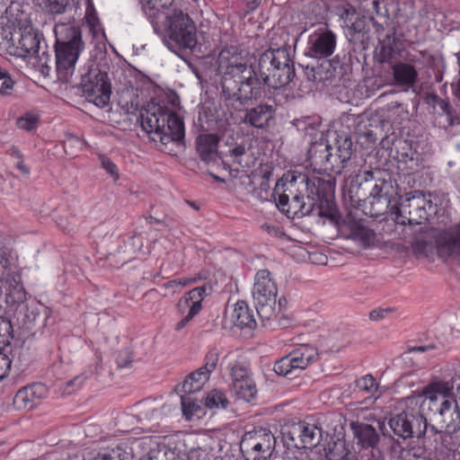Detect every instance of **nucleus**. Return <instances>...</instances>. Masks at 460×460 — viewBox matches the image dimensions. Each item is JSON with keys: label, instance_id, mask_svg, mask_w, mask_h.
<instances>
[{"label": "nucleus", "instance_id": "1", "mask_svg": "<svg viewBox=\"0 0 460 460\" xmlns=\"http://www.w3.org/2000/svg\"><path fill=\"white\" fill-rule=\"evenodd\" d=\"M139 120L142 128L152 141L166 146L184 145L185 128L182 119L171 109L160 104L149 103L141 111Z\"/></svg>", "mask_w": 460, "mask_h": 460}, {"label": "nucleus", "instance_id": "2", "mask_svg": "<svg viewBox=\"0 0 460 460\" xmlns=\"http://www.w3.org/2000/svg\"><path fill=\"white\" fill-rule=\"evenodd\" d=\"M307 173L297 170L286 172L278 180L272 196L279 210L288 217H313V206L306 200Z\"/></svg>", "mask_w": 460, "mask_h": 460}, {"label": "nucleus", "instance_id": "3", "mask_svg": "<svg viewBox=\"0 0 460 460\" xmlns=\"http://www.w3.org/2000/svg\"><path fill=\"white\" fill-rule=\"evenodd\" d=\"M55 64L58 78L68 82L73 75L75 64L84 49L82 31L79 28L67 23L55 25Z\"/></svg>", "mask_w": 460, "mask_h": 460}, {"label": "nucleus", "instance_id": "4", "mask_svg": "<svg viewBox=\"0 0 460 460\" xmlns=\"http://www.w3.org/2000/svg\"><path fill=\"white\" fill-rule=\"evenodd\" d=\"M381 174L382 172L379 170L365 172L364 183L358 186L370 190L368 197L365 199L364 211L371 217H378L387 213L394 217L393 207L397 201V191L391 176L387 174L388 179H385L382 178Z\"/></svg>", "mask_w": 460, "mask_h": 460}, {"label": "nucleus", "instance_id": "5", "mask_svg": "<svg viewBox=\"0 0 460 460\" xmlns=\"http://www.w3.org/2000/svg\"><path fill=\"white\" fill-rule=\"evenodd\" d=\"M433 242L440 258L447 260L460 257V224L445 229L431 228L426 231L420 227L411 243L416 252L427 254Z\"/></svg>", "mask_w": 460, "mask_h": 460}, {"label": "nucleus", "instance_id": "6", "mask_svg": "<svg viewBox=\"0 0 460 460\" xmlns=\"http://www.w3.org/2000/svg\"><path fill=\"white\" fill-rule=\"evenodd\" d=\"M161 25L168 36L166 45L172 52L193 51L196 48L197 28L188 13L180 9L167 10L164 18L160 20Z\"/></svg>", "mask_w": 460, "mask_h": 460}, {"label": "nucleus", "instance_id": "7", "mask_svg": "<svg viewBox=\"0 0 460 460\" xmlns=\"http://www.w3.org/2000/svg\"><path fill=\"white\" fill-rule=\"evenodd\" d=\"M434 211L430 195L423 191L413 190L400 196L393 207L394 222L401 226L421 225Z\"/></svg>", "mask_w": 460, "mask_h": 460}, {"label": "nucleus", "instance_id": "8", "mask_svg": "<svg viewBox=\"0 0 460 460\" xmlns=\"http://www.w3.org/2000/svg\"><path fill=\"white\" fill-rule=\"evenodd\" d=\"M306 200L313 206V217L327 218L337 224L339 213L334 200L335 181L307 175Z\"/></svg>", "mask_w": 460, "mask_h": 460}, {"label": "nucleus", "instance_id": "9", "mask_svg": "<svg viewBox=\"0 0 460 460\" xmlns=\"http://www.w3.org/2000/svg\"><path fill=\"white\" fill-rule=\"evenodd\" d=\"M307 80L324 86H347L350 81L352 67L349 64L335 57L332 59H323L316 65L301 66Z\"/></svg>", "mask_w": 460, "mask_h": 460}, {"label": "nucleus", "instance_id": "10", "mask_svg": "<svg viewBox=\"0 0 460 460\" xmlns=\"http://www.w3.org/2000/svg\"><path fill=\"white\" fill-rule=\"evenodd\" d=\"M252 296L261 321L277 319L278 287L270 271L264 269L256 272Z\"/></svg>", "mask_w": 460, "mask_h": 460}, {"label": "nucleus", "instance_id": "11", "mask_svg": "<svg viewBox=\"0 0 460 460\" xmlns=\"http://www.w3.org/2000/svg\"><path fill=\"white\" fill-rule=\"evenodd\" d=\"M261 80L252 67L243 74L222 82V94L226 101L245 104L249 101H257L262 96Z\"/></svg>", "mask_w": 460, "mask_h": 460}, {"label": "nucleus", "instance_id": "12", "mask_svg": "<svg viewBox=\"0 0 460 460\" xmlns=\"http://www.w3.org/2000/svg\"><path fill=\"white\" fill-rule=\"evenodd\" d=\"M81 88L83 96L99 108L109 105L111 85L105 72L101 71L97 66L92 67L82 75Z\"/></svg>", "mask_w": 460, "mask_h": 460}, {"label": "nucleus", "instance_id": "13", "mask_svg": "<svg viewBox=\"0 0 460 460\" xmlns=\"http://www.w3.org/2000/svg\"><path fill=\"white\" fill-rule=\"evenodd\" d=\"M420 408L416 411L408 408L401 413L392 416L388 424L394 434L403 439L414 438H421L428 431L429 425Z\"/></svg>", "mask_w": 460, "mask_h": 460}, {"label": "nucleus", "instance_id": "14", "mask_svg": "<svg viewBox=\"0 0 460 460\" xmlns=\"http://www.w3.org/2000/svg\"><path fill=\"white\" fill-rule=\"evenodd\" d=\"M275 443L276 439L270 429L259 428L245 432L240 449L246 460H266L274 450Z\"/></svg>", "mask_w": 460, "mask_h": 460}, {"label": "nucleus", "instance_id": "15", "mask_svg": "<svg viewBox=\"0 0 460 460\" xmlns=\"http://www.w3.org/2000/svg\"><path fill=\"white\" fill-rule=\"evenodd\" d=\"M317 356L318 353L314 348L304 345L279 359L274 364L273 369L277 375L292 379L314 362Z\"/></svg>", "mask_w": 460, "mask_h": 460}, {"label": "nucleus", "instance_id": "16", "mask_svg": "<svg viewBox=\"0 0 460 460\" xmlns=\"http://www.w3.org/2000/svg\"><path fill=\"white\" fill-rule=\"evenodd\" d=\"M456 377H452L448 381H435L429 384L423 389L424 398L419 396L414 399H411V403L415 405L420 404V408L422 411L432 410V406L438 405L440 402L446 399L456 398L453 394V390L456 385Z\"/></svg>", "mask_w": 460, "mask_h": 460}, {"label": "nucleus", "instance_id": "17", "mask_svg": "<svg viewBox=\"0 0 460 460\" xmlns=\"http://www.w3.org/2000/svg\"><path fill=\"white\" fill-rule=\"evenodd\" d=\"M335 47V34L323 25L309 35L305 56L315 59H324L332 55Z\"/></svg>", "mask_w": 460, "mask_h": 460}, {"label": "nucleus", "instance_id": "18", "mask_svg": "<svg viewBox=\"0 0 460 460\" xmlns=\"http://www.w3.org/2000/svg\"><path fill=\"white\" fill-rule=\"evenodd\" d=\"M218 71L223 75L222 82L245 72L252 66H248L242 57L241 49L236 46L224 48L217 57Z\"/></svg>", "mask_w": 460, "mask_h": 460}, {"label": "nucleus", "instance_id": "19", "mask_svg": "<svg viewBox=\"0 0 460 460\" xmlns=\"http://www.w3.org/2000/svg\"><path fill=\"white\" fill-rule=\"evenodd\" d=\"M219 358L217 349H210L204 359V365L190 373L181 384V392L191 394L199 392L208 380L210 374L216 369Z\"/></svg>", "mask_w": 460, "mask_h": 460}, {"label": "nucleus", "instance_id": "20", "mask_svg": "<svg viewBox=\"0 0 460 460\" xmlns=\"http://www.w3.org/2000/svg\"><path fill=\"white\" fill-rule=\"evenodd\" d=\"M43 44L45 40L40 31L25 27L21 30L20 38L10 54L22 58H32L41 51Z\"/></svg>", "mask_w": 460, "mask_h": 460}, {"label": "nucleus", "instance_id": "21", "mask_svg": "<svg viewBox=\"0 0 460 460\" xmlns=\"http://www.w3.org/2000/svg\"><path fill=\"white\" fill-rule=\"evenodd\" d=\"M349 426L358 444L365 448H372L370 455L366 456L367 460H385L381 451L376 448V446L379 442V435L372 425L359 421H352Z\"/></svg>", "mask_w": 460, "mask_h": 460}, {"label": "nucleus", "instance_id": "22", "mask_svg": "<svg viewBox=\"0 0 460 460\" xmlns=\"http://www.w3.org/2000/svg\"><path fill=\"white\" fill-rule=\"evenodd\" d=\"M407 61L414 66L431 70L434 75V81L441 83L446 71V61L441 54H435L429 50H418L407 56Z\"/></svg>", "mask_w": 460, "mask_h": 460}, {"label": "nucleus", "instance_id": "23", "mask_svg": "<svg viewBox=\"0 0 460 460\" xmlns=\"http://www.w3.org/2000/svg\"><path fill=\"white\" fill-rule=\"evenodd\" d=\"M307 157L311 165L317 167L320 171L336 174L331 143L327 139L321 137L319 140L311 143Z\"/></svg>", "mask_w": 460, "mask_h": 460}, {"label": "nucleus", "instance_id": "24", "mask_svg": "<svg viewBox=\"0 0 460 460\" xmlns=\"http://www.w3.org/2000/svg\"><path fill=\"white\" fill-rule=\"evenodd\" d=\"M287 47L270 48L260 54L258 58V75L266 84L272 73L277 68V65L284 64L287 60Z\"/></svg>", "mask_w": 460, "mask_h": 460}, {"label": "nucleus", "instance_id": "25", "mask_svg": "<svg viewBox=\"0 0 460 460\" xmlns=\"http://www.w3.org/2000/svg\"><path fill=\"white\" fill-rule=\"evenodd\" d=\"M331 147L336 174H341L355 152L353 141L347 133H335Z\"/></svg>", "mask_w": 460, "mask_h": 460}, {"label": "nucleus", "instance_id": "26", "mask_svg": "<svg viewBox=\"0 0 460 460\" xmlns=\"http://www.w3.org/2000/svg\"><path fill=\"white\" fill-rule=\"evenodd\" d=\"M15 317L20 324V328L26 332L28 336H36L38 331L44 324V318L40 314L39 308L34 305H29L24 302L17 305Z\"/></svg>", "mask_w": 460, "mask_h": 460}, {"label": "nucleus", "instance_id": "27", "mask_svg": "<svg viewBox=\"0 0 460 460\" xmlns=\"http://www.w3.org/2000/svg\"><path fill=\"white\" fill-rule=\"evenodd\" d=\"M275 113L276 108L274 105L259 103L245 111L243 122L258 129H266L273 120Z\"/></svg>", "mask_w": 460, "mask_h": 460}, {"label": "nucleus", "instance_id": "28", "mask_svg": "<svg viewBox=\"0 0 460 460\" xmlns=\"http://www.w3.org/2000/svg\"><path fill=\"white\" fill-rule=\"evenodd\" d=\"M8 285L5 295V302L12 305L23 303L27 298V293L24 289L22 274L16 267V258L14 257V267L6 272L4 279Z\"/></svg>", "mask_w": 460, "mask_h": 460}, {"label": "nucleus", "instance_id": "29", "mask_svg": "<svg viewBox=\"0 0 460 460\" xmlns=\"http://www.w3.org/2000/svg\"><path fill=\"white\" fill-rule=\"evenodd\" d=\"M48 394V388L41 383H34L20 389L13 399L18 408L32 409Z\"/></svg>", "mask_w": 460, "mask_h": 460}, {"label": "nucleus", "instance_id": "30", "mask_svg": "<svg viewBox=\"0 0 460 460\" xmlns=\"http://www.w3.org/2000/svg\"><path fill=\"white\" fill-rule=\"evenodd\" d=\"M289 433L291 440H295V436L300 439L302 447H316L322 437L321 429L305 421L294 423Z\"/></svg>", "mask_w": 460, "mask_h": 460}, {"label": "nucleus", "instance_id": "31", "mask_svg": "<svg viewBox=\"0 0 460 460\" xmlns=\"http://www.w3.org/2000/svg\"><path fill=\"white\" fill-rule=\"evenodd\" d=\"M141 5V10L149 20L154 31L158 32L160 31V20L164 18L167 9L172 5L173 0H138Z\"/></svg>", "mask_w": 460, "mask_h": 460}, {"label": "nucleus", "instance_id": "32", "mask_svg": "<svg viewBox=\"0 0 460 460\" xmlns=\"http://www.w3.org/2000/svg\"><path fill=\"white\" fill-rule=\"evenodd\" d=\"M219 137L216 134H202L196 139V149L206 164L216 163L218 158Z\"/></svg>", "mask_w": 460, "mask_h": 460}, {"label": "nucleus", "instance_id": "33", "mask_svg": "<svg viewBox=\"0 0 460 460\" xmlns=\"http://www.w3.org/2000/svg\"><path fill=\"white\" fill-rule=\"evenodd\" d=\"M296 75L294 62L290 58L289 52H287V60L284 64L277 65L276 70L269 78L265 85L273 89H280L287 86Z\"/></svg>", "mask_w": 460, "mask_h": 460}, {"label": "nucleus", "instance_id": "34", "mask_svg": "<svg viewBox=\"0 0 460 460\" xmlns=\"http://www.w3.org/2000/svg\"><path fill=\"white\" fill-rule=\"evenodd\" d=\"M393 71V78L398 86L412 87L418 79V71L416 67L410 62L394 63L391 67Z\"/></svg>", "mask_w": 460, "mask_h": 460}, {"label": "nucleus", "instance_id": "35", "mask_svg": "<svg viewBox=\"0 0 460 460\" xmlns=\"http://www.w3.org/2000/svg\"><path fill=\"white\" fill-rule=\"evenodd\" d=\"M372 5L376 16L384 20L382 22H379L376 18L371 17L377 31L379 28L383 29L384 24H387L390 16H395L399 11L398 0H373Z\"/></svg>", "mask_w": 460, "mask_h": 460}, {"label": "nucleus", "instance_id": "36", "mask_svg": "<svg viewBox=\"0 0 460 460\" xmlns=\"http://www.w3.org/2000/svg\"><path fill=\"white\" fill-rule=\"evenodd\" d=\"M348 237L358 243L363 248L373 246L376 242L375 232L358 221L349 224Z\"/></svg>", "mask_w": 460, "mask_h": 460}, {"label": "nucleus", "instance_id": "37", "mask_svg": "<svg viewBox=\"0 0 460 460\" xmlns=\"http://www.w3.org/2000/svg\"><path fill=\"white\" fill-rule=\"evenodd\" d=\"M231 317L233 323L240 329H253L256 326L253 311L244 301H238L234 305Z\"/></svg>", "mask_w": 460, "mask_h": 460}, {"label": "nucleus", "instance_id": "38", "mask_svg": "<svg viewBox=\"0 0 460 460\" xmlns=\"http://www.w3.org/2000/svg\"><path fill=\"white\" fill-rule=\"evenodd\" d=\"M210 290V287L201 286L197 287L189 291L183 297H181L178 304V309L184 313L185 310L197 308V314L199 313L202 307V301L204 296L208 295L207 290Z\"/></svg>", "mask_w": 460, "mask_h": 460}, {"label": "nucleus", "instance_id": "39", "mask_svg": "<svg viewBox=\"0 0 460 460\" xmlns=\"http://www.w3.org/2000/svg\"><path fill=\"white\" fill-rule=\"evenodd\" d=\"M32 3L43 13L50 15L66 13L75 6V0H32Z\"/></svg>", "mask_w": 460, "mask_h": 460}, {"label": "nucleus", "instance_id": "40", "mask_svg": "<svg viewBox=\"0 0 460 460\" xmlns=\"http://www.w3.org/2000/svg\"><path fill=\"white\" fill-rule=\"evenodd\" d=\"M386 38V40L380 42L378 57L381 63H387L392 67L394 63L399 61L400 50L394 35H387Z\"/></svg>", "mask_w": 460, "mask_h": 460}, {"label": "nucleus", "instance_id": "41", "mask_svg": "<svg viewBox=\"0 0 460 460\" xmlns=\"http://www.w3.org/2000/svg\"><path fill=\"white\" fill-rule=\"evenodd\" d=\"M171 405L166 404L160 408H144L139 411V417L141 420L151 424V429L156 430L160 422L171 412Z\"/></svg>", "mask_w": 460, "mask_h": 460}, {"label": "nucleus", "instance_id": "42", "mask_svg": "<svg viewBox=\"0 0 460 460\" xmlns=\"http://www.w3.org/2000/svg\"><path fill=\"white\" fill-rule=\"evenodd\" d=\"M457 102L455 106L450 104L448 101H445L439 107L440 116H445V123L441 126L447 129L449 127L460 125V101L456 99Z\"/></svg>", "mask_w": 460, "mask_h": 460}, {"label": "nucleus", "instance_id": "43", "mask_svg": "<svg viewBox=\"0 0 460 460\" xmlns=\"http://www.w3.org/2000/svg\"><path fill=\"white\" fill-rule=\"evenodd\" d=\"M232 391L237 399L243 400L247 402L254 399L257 394L256 385L252 377L234 384V385L232 386Z\"/></svg>", "mask_w": 460, "mask_h": 460}, {"label": "nucleus", "instance_id": "44", "mask_svg": "<svg viewBox=\"0 0 460 460\" xmlns=\"http://www.w3.org/2000/svg\"><path fill=\"white\" fill-rule=\"evenodd\" d=\"M22 351V349L20 347L10 350L0 349V381L8 376L13 362L16 357L20 359Z\"/></svg>", "mask_w": 460, "mask_h": 460}, {"label": "nucleus", "instance_id": "45", "mask_svg": "<svg viewBox=\"0 0 460 460\" xmlns=\"http://www.w3.org/2000/svg\"><path fill=\"white\" fill-rule=\"evenodd\" d=\"M13 339V329L11 321L0 316V349L9 350L8 347Z\"/></svg>", "mask_w": 460, "mask_h": 460}, {"label": "nucleus", "instance_id": "46", "mask_svg": "<svg viewBox=\"0 0 460 460\" xmlns=\"http://www.w3.org/2000/svg\"><path fill=\"white\" fill-rule=\"evenodd\" d=\"M89 460H132V455L121 446H117Z\"/></svg>", "mask_w": 460, "mask_h": 460}, {"label": "nucleus", "instance_id": "47", "mask_svg": "<svg viewBox=\"0 0 460 460\" xmlns=\"http://www.w3.org/2000/svg\"><path fill=\"white\" fill-rule=\"evenodd\" d=\"M228 403L229 402L226 394L222 391L217 389H214L210 393H208L205 399V405L210 409H226Z\"/></svg>", "mask_w": 460, "mask_h": 460}, {"label": "nucleus", "instance_id": "48", "mask_svg": "<svg viewBox=\"0 0 460 460\" xmlns=\"http://www.w3.org/2000/svg\"><path fill=\"white\" fill-rule=\"evenodd\" d=\"M230 376L232 380V386L236 383H240L243 380L252 378L250 369L243 363L235 362L233 364L230 369Z\"/></svg>", "mask_w": 460, "mask_h": 460}, {"label": "nucleus", "instance_id": "49", "mask_svg": "<svg viewBox=\"0 0 460 460\" xmlns=\"http://www.w3.org/2000/svg\"><path fill=\"white\" fill-rule=\"evenodd\" d=\"M0 95L10 96L14 88L15 81L12 78L9 71L0 65Z\"/></svg>", "mask_w": 460, "mask_h": 460}, {"label": "nucleus", "instance_id": "50", "mask_svg": "<svg viewBox=\"0 0 460 460\" xmlns=\"http://www.w3.org/2000/svg\"><path fill=\"white\" fill-rule=\"evenodd\" d=\"M181 403L182 413L187 420H190L200 410L199 405L190 397V394L181 395Z\"/></svg>", "mask_w": 460, "mask_h": 460}, {"label": "nucleus", "instance_id": "51", "mask_svg": "<svg viewBox=\"0 0 460 460\" xmlns=\"http://www.w3.org/2000/svg\"><path fill=\"white\" fill-rule=\"evenodd\" d=\"M83 146L84 142L79 137L71 134L66 135L63 141L64 150L69 155H75L76 151L81 150Z\"/></svg>", "mask_w": 460, "mask_h": 460}, {"label": "nucleus", "instance_id": "52", "mask_svg": "<svg viewBox=\"0 0 460 460\" xmlns=\"http://www.w3.org/2000/svg\"><path fill=\"white\" fill-rule=\"evenodd\" d=\"M356 387L359 391H365L373 394L377 390L376 380L371 375H366L356 381Z\"/></svg>", "mask_w": 460, "mask_h": 460}, {"label": "nucleus", "instance_id": "53", "mask_svg": "<svg viewBox=\"0 0 460 460\" xmlns=\"http://www.w3.org/2000/svg\"><path fill=\"white\" fill-rule=\"evenodd\" d=\"M17 126L25 130L33 129L38 123V117L31 113H26L17 119Z\"/></svg>", "mask_w": 460, "mask_h": 460}, {"label": "nucleus", "instance_id": "54", "mask_svg": "<svg viewBox=\"0 0 460 460\" xmlns=\"http://www.w3.org/2000/svg\"><path fill=\"white\" fill-rule=\"evenodd\" d=\"M102 167L116 181L119 179V170L117 165L106 155H100Z\"/></svg>", "mask_w": 460, "mask_h": 460}, {"label": "nucleus", "instance_id": "55", "mask_svg": "<svg viewBox=\"0 0 460 460\" xmlns=\"http://www.w3.org/2000/svg\"><path fill=\"white\" fill-rule=\"evenodd\" d=\"M133 359L132 353L129 349H124L119 351L116 362L120 368L128 367L130 366Z\"/></svg>", "mask_w": 460, "mask_h": 460}, {"label": "nucleus", "instance_id": "56", "mask_svg": "<svg viewBox=\"0 0 460 460\" xmlns=\"http://www.w3.org/2000/svg\"><path fill=\"white\" fill-rule=\"evenodd\" d=\"M392 454L397 460H412L411 450L408 447H402L400 445L393 446Z\"/></svg>", "mask_w": 460, "mask_h": 460}, {"label": "nucleus", "instance_id": "57", "mask_svg": "<svg viewBox=\"0 0 460 460\" xmlns=\"http://www.w3.org/2000/svg\"><path fill=\"white\" fill-rule=\"evenodd\" d=\"M86 27L93 34V36H97L101 31L99 20L93 14H89L86 16Z\"/></svg>", "mask_w": 460, "mask_h": 460}, {"label": "nucleus", "instance_id": "58", "mask_svg": "<svg viewBox=\"0 0 460 460\" xmlns=\"http://www.w3.org/2000/svg\"><path fill=\"white\" fill-rule=\"evenodd\" d=\"M310 10H312V13L314 14L316 22L323 19L322 15V6L318 2H309L307 9H305V13H307Z\"/></svg>", "mask_w": 460, "mask_h": 460}, {"label": "nucleus", "instance_id": "59", "mask_svg": "<svg viewBox=\"0 0 460 460\" xmlns=\"http://www.w3.org/2000/svg\"><path fill=\"white\" fill-rule=\"evenodd\" d=\"M358 139L362 144L373 145L376 142L377 137L376 134L373 132V130L367 129L363 133L359 134Z\"/></svg>", "mask_w": 460, "mask_h": 460}, {"label": "nucleus", "instance_id": "60", "mask_svg": "<svg viewBox=\"0 0 460 460\" xmlns=\"http://www.w3.org/2000/svg\"><path fill=\"white\" fill-rule=\"evenodd\" d=\"M456 58L459 66V73L458 78L451 84V89L454 97L460 101V52L456 53Z\"/></svg>", "mask_w": 460, "mask_h": 460}, {"label": "nucleus", "instance_id": "61", "mask_svg": "<svg viewBox=\"0 0 460 460\" xmlns=\"http://www.w3.org/2000/svg\"><path fill=\"white\" fill-rule=\"evenodd\" d=\"M41 50H42L41 55L39 52L33 58H37L39 59L40 64L42 66H45L46 68H49V67H50L49 63L51 62L52 59H51V56L47 51V45H46V43L43 44V49Z\"/></svg>", "mask_w": 460, "mask_h": 460}, {"label": "nucleus", "instance_id": "62", "mask_svg": "<svg viewBox=\"0 0 460 460\" xmlns=\"http://www.w3.org/2000/svg\"><path fill=\"white\" fill-rule=\"evenodd\" d=\"M270 189V181L267 180H261L260 186L254 191L257 193L259 198L268 199Z\"/></svg>", "mask_w": 460, "mask_h": 460}, {"label": "nucleus", "instance_id": "63", "mask_svg": "<svg viewBox=\"0 0 460 460\" xmlns=\"http://www.w3.org/2000/svg\"><path fill=\"white\" fill-rule=\"evenodd\" d=\"M393 311L392 308H377L374 309L369 313V318L372 321H379L385 318L389 313Z\"/></svg>", "mask_w": 460, "mask_h": 460}, {"label": "nucleus", "instance_id": "64", "mask_svg": "<svg viewBox=\"0 0 460 460\" xmlns=\"http://www.w3.org/2000/svg\"><path fill=\"white\" fill-rule=\"evenodd\" d=\"M195 315H197V308L189 309L188 314L176 323L175 330L179 331L184 328Z\"/></svg>", "mask_w": 460, "mask_h": 460}]
</instances>
